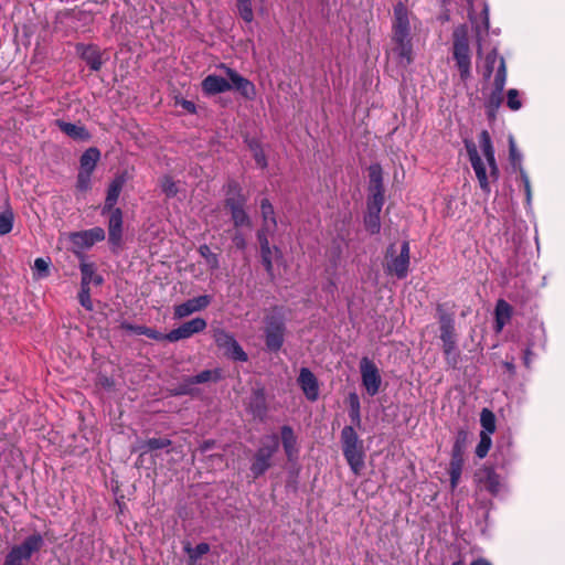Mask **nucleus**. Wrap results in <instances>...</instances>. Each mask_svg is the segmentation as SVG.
<instances>
[{
    "label": "nucleus",
    "mask_w": 565,
    "mask_h": 565,
    "mask_svg": "<svg viewBox=\"0 0 565 565\" xmlns=\"http://www.w3.org/2000/svg\"><path fill=\"white\" fill-rule=\"evenodd\" d=\"M392 42L398 64L404 67L411 65L414 56L409 11L402 1L396 2L393 8Z\"/></svg>",
    "instance_id": "f257e3e1"
},
{
    "label": "nucleus",
    "mask_w": 565,
    "mask_h": 565,
    "mask_svg": "<svg viewBox=\"0 0 565 565\" xmlns=\"http://www.w3.org/2000/svg\"><path fill=\"white\" fill-rule=\"evenodd\" d=\"M436 313L439 324V339L441 341V350L445 356L446 364L456 369L460 358L458 350V333L455 327L454 312L446 308V303H439L436 307Z\"/></svg>",
    "instance_id": "f03ea898"
},
{
    "label": "nucleus",
    "mask_w": 565,
    "mask_h": 565,
    "mask_svg": "<svg viewBox=\"0 0 565 565\" xmlns=\"http://www.w3.org/2000/svg\"><path fill=\"white\" fill-rule=\"evenodd\" d=\"M225 199L224 209L230 213L233 225L236 230L250 227L252 220L246 212L248 198L242 185L235 179H230L223 186Z\"/></svg>",
    "instance_id": "7ed1b4c3"
},
{
    "label": "nucleus",
    "mask_w": 565,
    "mask_h": 565,
    "mask_svg": "<svg viewBox=\"0 0 565 565\" xmlns=\"http://www.w3.org/2000/svg\"><path fill=\"white\" fill-rule=\"evenodd\" d=\"M341 448L344 459L351 471L360 476L365 467L364 443L351 425L342 428L340 435Z\"/></svg>",
    "instance_id": "20e7f679"
},
{
    "label": "nucleus",
    "mask_w": 565,
    "mask_h": 565,
    "mask_svg": "<svg viewBox=\"0 0 565 565\" xmlns=\"http://www.w3.org/2000/svg\"><path fill=\"white\" fill-rule=\"evenodd\" d=\"M452 57L462 81L471 76V53L469 46L468 28L458 25L452 32Z\"/></svg>",
    "instance_id": "39448f33"
},
{
    "label": "nucleus",
    "mask_w": 565,
    "mask_h": 565,
    "mask_svg": "<svg viewBox=\"0 0 565 565\" xmlns=\"http://www.w3.org/2000/svg\"><path fill=\"white\" fill-rule=\"evenodd\" d=\"M264 341L266 351L277 353L285 343L287 333L286 320L284 315L275 308L270 315L264 319Z\"/></svg>",
    "instance_id": "423d86ee"
},
{
    "label": "nucleus",
    "mask_w": 565,
    "mask_h": 565,
    "mask_svg": "<svg viewBox=\"0 0 565 565\" xmlns=\"http://www.w3.org/2000/svg\"><path fill=\"white\" fill-rule=\"evenodd\" d=\"M279 449V438L270 435L263 439L250 458L249 471L254 480L260 478L273 467V458Z\"/></svg>",
    "instance_id": "0eeeda50"
},
{
    "label": "nucleus",
    "mask_w": 565,
    "mask_h": 565,
    "mask_svg": "<svg viewBox=\"0 0 565 565\" xmlns=\"http://www.w3.org/2000/svg\"><path fill=\"white\" fill-rule=\"evenodd\" d=\"M411 248L409 242L404 241L401 250L397 254L395 245L391 244L385 252L384 269L386 274L397 277L398 279L406 278L411 263Z\"/></svg>",
    "instance_id": "6e6552de"
},
{
    "label": "nucleus",
    "mask_w": 565,
    "mask_h": 565,
    "mask_svg": "<svg viewBox=\"0 0 565 565\" xmlns=\"http://www.w3.org/2000/svg\"><path fill=\"white\" fill-rule=\"evenodd\" d=\"M44 545L43 536L35 532L21 544L14 545L4 558L3 565H28L32 555L39 552Z\"/></svg>",
    "instance_id": "1a4fd4ad"
},
{
    "label": "nucleus",
    "mask_w": 565,
    "mask_h": 565,
    "mask_svg": "<svg viewBox=\"0 0 565 565\" xmlns=\"http://www.w3.org/2000/svg\"><path fill=\"white\" fill-rule=\"evenodd\" d=\"M507 66L501 63L499 72L494 75L493 89L488 96L484 107L489 120H495L498 110L503 102V89L507 83Z\"/></svg>",
    "instance_id": "9d476101"
},
{
    "label": "nucleus",
    "mask_w": 565,
    "mask_h": 565,
    "mask_svg": "<svg viewBox=\"0 0 565 565\" xmlns=\"http://www.w3.org/2000/svg\"><path fill=\"white\" fill-rule=\"evenodd\" d=\"M466 441L467 433L465 430H459L451 449V459L449 462L450 486L452 489L457 488L461 477L462 467L465 463L463 455L466 449Z\"/></svg>",
    "instance_id": "9b49d317"
},
{
    "label": "nucleus",
    "mask_w": 565,
    "mask_h": 565,
    "mask_svg": "<svg viewBox=\"0 0 565 565\" xmlns=\"http://www.w3.org/2000/svg\"><path fill=\"white\" fill-rule=\"evenodd\" d=\"M217 348L224 350V354L233 361L247 362L248 355L236 341L234 335L224 329H216L213 334Z\"/></svg>",
    "instance_id": "f8f14e48"
},
{
    "label": "nucleus",
    "mask_w": 565,
    "mask_h": 565,
    "mask_svg": "<svg viewBox=\"0 0 565 565\" xmlns=\"http://www.w3.org/2000/svg\"><path fill=\"white\" fill-rule=\"evenodd\" d=\"M369 198L367 204L383 205L385 189L383 184V170L380 163H372L369 169Z\"/></svg>",
    "instance_id": "ddd939ff"
},
{
    "label": "nucleus",
    "mask_w": 565,
    "mask_h": 565,
    "mask_svg": "<svg viewBox=\"0 0 565 565\" xmlns=\"http://www.w3.org/2000/svg\"><path fill=\"white\" fill-rule=\"evenodd\" d=\"M362 385L370 396H375L381 387L382 377L375 363L369 358H362L360 362Z\"/></svg>",
    "instance_id": "4468645a"
},
{
    "label": "nucleus",
    "mask_w": 565,
    "mask_h": 565,
    "mask_svg": "<svg viewBox=\"0 0 565 565\" xmlns=\"http://www.w3.org/2000/svg\"><path fill=\"white\" fill-rule=\"evenodd\" d=\"M465 147L469 157V161L475 170L476 177L479 181V185L481 190L489 194L491 191L490 183H489V177L487 175L486 167L480 158L477 147L473 141L466 140Z\"/></svg>",
    "instance_id": "2eb2a0df"
},
{
    "label": "nucleus",
    "mask_w": 565,
    "mask_h": 565,
    "mask_svg": "<svg viewBox=\"0 0 565 565\" xmlns=\"http://www.w3.org/2000/svg\"><path fill=\"white\" fill-rule=\"evenodd\" d=\"M207 323L203 318H194L190 321L182 323L180 327L171 330L168 333L169 342H177L182 339L191 338L193 334L200 333L205 330Z\"/></svg>",
    "instance_id": "dca6fc26"
},
{
    "label": "nucleus",
    "mask_w": 565,
    "mask_h": 565,
    "mask_svg": "<svg viewBox=\"0 0 565 565\" xmlns=\"http://www.w3.org/2000/svg\"><path fill=\"white\" fill-rule=\"evenodd\" d=\"M107 214H109L108 243L115 250L120 248L122 244V211L121 209H116L108 211Z\"/></svg>",
    "instance_id": "f3484780"
},
{
    "label": "nucleus",
    "mask_w": 565,
    "mask_h": 565,
    "mask_svg": "<svg viewBox=\"0 0 565 565\" xmlns=\"http://www.w3.org/2000/svg\"><path fill=\"white\" fill-rule=\"evenodd\" d=\"M297 382L308 401L315 402L318 399L319 382L308 367L300 369Z\"/></svg>",
    "instance_id": "a211bd4d"
},
{
    "label": "nucleus",
    "mask_w": 565,
    "mask_h": 565,
    "mask_svg": "<svg viewBox=\"0 0 565 565\" xmlns=\"http://www.w3.org/2000/svg\"><path fill=\"white\" fill-rule=\"evenodd\" d=\"M225 73L230 79L232 89H236L244 98L248 100H253L255 98L256 87L249 79L243 77L231 67H226Z\"/></svg>",
    "instance_id": "6ab92c4d"
},
{
    "label": "nucleus",
    "mask_w": 565,
    "mask_h": 565,
    "mask_svg": "<svg viewBox=\"0 0 565 565\" xmlns=\"http://www.w3.org/2000/svg\"><path fill=\"white\" fill-rule=\"evenodd\" d=\"M211 303V297L207 295L194 297L192 299L186 300L183 303L174 306V318L182 319L185 318L193 312L204 310Z\"/></svg>",
    "instance_id": "aec40b11"
},
{
    "label": "nucleus",
    "mask_w": 565,
    "mask_h": 565,
    "mask_svg": "<svg viewBox=\"0 0 565 565\" xmlns=\"http://www.w3.org/2000/svg\"><path fill=\"white\" fill-rule=\"evenodd\" d=\"M126 181H127V178H126L125 173H119L111 180V182L109 183L108 189H107L106 199H105L102 214H107L108 211H113V210L117 209L115 205L119 199V195L121 193V190H122Z\"/></svg>",
    "instance_id": "412c9836"
},
{
    "label": "nucleus",
    "mask_w": 565,
    "mask_h": 565,
    "mask_svg": "<svg viewBox=\"0 0 565 565\" xmlns=\"http://www.w3.org/2000/svg\"><path fill=\"white\" fill-rule=\"evenodd\" d=\"M76 52L79 57L86 62L89 68L98 72L103 66L102 54L97 45L94 44H77Z\"/></svg>",
    "instance_id": "4be33fe9"
},
{
    "label": "nucleus",
    "mask_w": 565,
    "mask_h": 565,
    "mask_svg": "<svg viewBox=\"0 0 565 565\" xmlns=\"http://www.w3.org/2000/svg\"><path fill=\"white\" fill-rule=\"evenodd\" d=\"M476 477L488 492H490L493 495L499 493L500 477L492 468L484 467L483 469H480L476 473Z\"/></svg>",
    "instance_id": "5701e85b"
},
{
    "label": "nucleus",
    "mask_w": 565,
    "mask_h": 565,
    "mask_svg": "<svg viewBox=\"0 0 565 565\" xmlns=\"http://www.w3.org/2000/svg\"><path fill=\"white\" fill-rule=\"evenodd\" d=\"M55 126L66 136L74 140L87 141L90 139V134L83 125H76L64 121L62 119L55 120Z\"/></svg>",
    "instance_id": "b1692460"
},
{
    "label": "nucleus",
    "mask_w": 565,
    "mask_h": 565,
    "mask_svg": "<svg viewBox=\"0 0 565 565\" xmlns=\"http://www.w3.org/2000/svg\"><path fill=\"white\" fill-rule=\"evenodd\" d=\"M248 409L255 418L264 420L267 416V402L263 388L255 390L250 396Z\"/></svg>",
    "instance_id": "393cba45"
},
{
    "label": "nucleus",
    "mask_w": 565,
    "mask_h": 565,
    "mask_svg": "<svg viewBox=\"0 0 565 565\" xmlns=\"http://www.w3.org/2000/svg\"><path fill=\"white\" fill-rule=\"evenodd\" d=\"M202 89L209 95H215L232 89L230 81L218 75H207L202 81Z\"/></svg>",
    "instance_id": "a878e982"
},
{
    "label": "nucleus",
    "mask_w": 565,
    "mask_h": 565,
    "mask_svg": "<svg viewBox=\"0 0 565 565\" xmlns=\"http://www.w3.org/2000/svg\"><path fill=\"white\" fill-rule=\"evenodd\" d=\"M81 270V284L84 286H100L104 282V278L96 273V265L94 263L82 262L79 264Z\"/></svg>",
    "instance_id": "bb28decb"
},
{
    "label": "nucleus",
    "mask_w": 565,
    "mask_h": 565,
    "mask_svg": "<svg viewBox=\"0 0 565 565\" xmlns=\"http://www.w3.org/2000/svg\"><path fill=\"white\" fill-rule=\"evenodd\" d=\"M501 63H503L507 66L504 57L498 54L497 49H492L484 57L482 77L486 81H489L494 70L495 73L499 72Z\"/></svg>",
    "instance_id": "cd10ccee"
},
{
    "label": "nucleus",
    "mask_w": 565,
    "mask_h": 565,
    "mask_svg": "<svg viewBox=\"0 0 565 565\" xmlns=\"http://www.w3.org/2000/svg\"><path fill=\"white\" fill-rule=\"evenodd\" d=\"M260 249V260L270 280L275 279L274 258L281 257V250L277 246Z\"/></svg>",
    "instance_id": "c85d7f7f"
},
{
    "label": "nucleus",
    "mask_w": 565,
    "mask_h": 565,
    "mask_svg": "<svg viewBox=\"0 0 565 565\" xmlns=\"http://www.w3.org/2000/svg\"><path fill=\"white\" fill-rule=\"evenodd\" d=\"M280 435L285 454L287 458L290 460L298 452L297 438L295 436L294 429L290 426L285 425L280 429Z\"/></svg>",
    "instance_id": "c756f323"
},
{
    "label": "nucleus",
    "mask_w": 565,
    "mask_h": 565,
    "mask_svg": "<svg viewBox=\"0 0 565 565\" xmlns=\"http://www.w3.org/2000/svg\"><path fill=\"white\" fill-rule=\"evenodd\" d=\"M172 445V440L169 438H149L145 441L138 444L137 449L140 451L139 459L151 451L163 449L170 447Z\"/></svg>",
    "instance_id": "7c9ffc66"
},
{
    "label": "nucleus",
    "mask_w": 565,
    "mask_h": 565,
    "mask_svg": "<svg viewBox=\"0 0 565 565\" xmlns=\"http://www.w3.org/2000/svg\"><path fill=\"white\" fill-rule=\"evenodd\" d=\"M100 159V151L96 147L85 150L79 158V170L94 172Z\"/></svg>",
    "instance_id": "2f4dec72"
},
{
    "label": "nucleus",
    "mask_w": 565,
    "mask_h": 565,
    "mask_svg": "<svg viewBox=\"0 0 565 565\" xmlns=\"http://www.w3.org/2000/svg\"><path fill=\"white\" fill-rule=\"evenodd\" d=\"M262 226L277 228V218L273 204L267 198L260 201Z\"/></svg>",
    "instance_id": "473e14b6"
},
{
    "label": "nucleus",
    "mask_w": 565,
    "mask_h": 565,
    "mask_svg": "<svg viewBox=\"0 0 565 565\" xmlns=\"http://www.w3.org/2000/svg\"><path fill=\"white\" fill-rule=\"evenodd\" d=\"M183 550L189 556V565H196L198 561L210 552V545L203 542L199 543L195 547H192L191 543L186 542Z\"/></svg>",
    "instance_id": "72a5a7b5"
},
{
    "label": "nucleus",
    "mask_w": 565,
    "mask_h": 565,
    "mask_svg": "<svg viewBox=\"0 0 565 565\" xmlns=\"http://www.w3.org/2000/svg\"><path fill=\"white\" fill-rule=\"evenodd\" d=\"M168 392L170 396H193L196 394V388L194 387V383H192V377L185 376L177 386L169 388Z\"/></svg>",
    "instance_id": "f704fd0d"
},
{
    "label": "nucleus",
    "mask_w": 565,
    "mask_h": 565,
    "mask_svg": "<svg viewBox=\"0 0 565 565\" xmlns=\"http://www.w3.org/2000/svg\"><path fill=\"white\" fill-rule=\"evenodd\" d=\"M248 148L253 152V158H254L256 164L262 169L267 168V166H268L267 158H266V154L263 150L260 142L257 139H250V140H248Z\"/></svg>",
    "instance_id": "c9c22d12"
},
{
    "label": "nucleus",
    "mask_w": 565,
    "mask_h": 565,
    "mask_svg": "<svg viewBox=\"0 0 565 565\" xmlns=\"http://www.w3.org/2000/svg\"><path fill=\"white\" fill-rule=\"evenodd\" d=\"M191 377H192V383H194V385H196V384L207 383L211 381L217 382L222 379V373H221V370H218V369L204 370V371L200 372L199 374L191 376Z\"/></svg>",
    "instance_id": "e433bc0d"
},
{
    "label": "nucleus",
    "mask_w": 565,
    "mask_h": 565,
    "mask_svg": "<svg viewBox=\"0 0 565 565\" xmlns=\"http://www.w3.org/2000/svg\"><path fill=\"white\" fill-rule=\"evenodd\" d=\"M199 254L205 259V264L210 269H218L220 268V259L218 255L213 253L209 245L203 244L198 249Z\"/></svg>",
    "instance_id": "4c0bfd02"
},
{
    "label": "nucleus",
    "mask_w": 565,
    "mask_h": 565,
    "mask_svg": "<svg viewBox=\"0 0 565 565\" xmlns=\"http://www.w3.org/2000/svg\"><path fill=\"white\" fill-rule=\"evenodd\" d=\"M237 13L245 23H252L254 20V11L252 0H235Z\"/></svg>",
    "instance_id": "58836bf2"
},
{
    "label": "nucleus",
    "mask_w": 565,
    "mask_h": 565,
    "mask_svg": "<svg viewBox=\"0 0 565 565\" xmlns=\"http://www.w3.org/2000/svg\"><path fill=\"white\" fill-rule=\"evenodd\" d=\"M480 424L483 428L481 433L493 434L495 431V415L488 408H483L480 414Z\"/></svg>",
    "instance_id": "ea45409f"
},
{
    "label": "nucleus",
    "mask_w": 565,
    "mask_h": 565,
    "mask_svg": "<svg viewBox=\"0 0 565 565\" xmlns=\"http://www.w3.org/2000/svg\"><path fill=\"white\" fill-rule=\"evenodd\" d=\"M70 241L75 247L79 249H86L93 246L92 241H89V236L86 233V231L71 233Z\"/></svg>",
    "instance_id": "a19ab883"
},
{
    "label": "nucleus",
    "mask_w": 565,
    "mask_h": 565,
    "mask_svg": "<svg viewBox=\"0 0 565 565\" xmlns=\"http://www.w3.org/2000/svg\"><path fill=\"white\" fill-rule=\"evenodd\" d=\"M492 445L490 434L481 433L479 444L476 447V455L479 458H484Z\"/></svg>",
    "instance_id": "79ce46f5"
},
{
    "label": "nucleus",
    "mask_w": 565,
    "mask_h": 565,
    "mask_svg": "<svg viewBox=\"0 0 565 565\" xmlns=\"http://www.w3.org/2000/svg\"><path fill=\"white\" fill-rule=\"evenodd\" d=\"M364 227L372 235L380 233V230H381V217H380V215H374V214L365 213V215H364Z\"/></svg>",
    "instance_id": "37998d69"
},
{
    "label": "nucleus",
    "mask_w": 565,
    "mask_h": 565,
    "mask_svg": "<svg viewBox=\"0 0 565 565\" xmlns=\"http://www.w3.org/2000/svg\"><path fill=\"white\" fill-rule=\"evenodd\" d=\"M479 145L484 157H491L494 154V148L492 146L490 134L487 130H482L479 135Z\"/></svg>",
    "instance_id": "c03bdc74"
},
{
    "label": "nucleus",
    "mask_w": 565,
    "mask_h": 565,
    "mask_svg": "<svg viewBox=\"0 0 565 565\" xmlns=\"http://www.w3.org/2000/svg\"><path fill=\"white\" fill-rule=\"evenodd\" d=\"M479 145L484 157H491L494 154V148L492 146L490 134L487 130H482L479 135Z\"/></svg>",
    "instance_id": "a18cd8bd"
},
{
    "label": "nucleus",
    "mask_w": 565,
    "mask_h": 565,
    "mask_svg": "<svg viewBox=\"0 0 565 565\" xmlns=\"http://www.w3.org/2000/svg\"><path fill=\"white\" fill-rule=\"evenodd\" d=\"M93 172L79 170L76 179V190L79 192H87L90 190V179Z\"/></svg>",
    "instance_id": "49530a36"
},
{
    "label": "nucleus",
    "mask_w": 565,
    "mask_h": 565,
    "mask_svg": "<svg viewBox=\"0 0 565 565\" xmlns=\"http://www.w3.org/2000/svg\"><path fill=\"white\" fill-rule=\"evenodd\" d=\"M13 227V213L4 211L0 214V235H6L12 231Z\"/></svg>",
    "instance_id": "de8ad7c7"
},
{
    "label": "nucleus",
    "mask_w": 565,
    "mask_h": 565,
    "mask_svg": "<svg viewBox=\"0 0 565 565\" xmlns=\"http://www.w3.org/2000/svg\"><path fill=\"white\" fill-rule=\"evenodd\" d=\"M275 231L276 228H270L269 226H260L256 233L259 248L270 247L269 236H271Z\"/></svg>",
    "instance_id": "09e8293b"
},
{
    "label": "nucleus",
    "mask_w": 565,
    "mask_h": 565,
    "mask_svg": "<svg viewBox=\"0 0 565 565\" xmlns=\"http://www.w3.org/2000/svg\"><path fill=\"white\" fill-rule=\"evenodd\" d=\"M494 313L497 317L509 321L512 316V307L503 299H499L495 305Z\"/></svg>",
    "instance_id": "8fccbe9b"
},
{
    "label": "nucleus",
    "mask_w": 565,
    "mask_h": 565,
    "mask_svg": "<svg viewBox=\"0 0 565 565\" xmlns=\"http://www.w3.org/2000/svg\"><path fill=\"white\" fill-rule=\"evenodd\" d=\"M78 301L86 310L92 311L94 309L93 301L90 299V286H84L81 284Z\"/></svg>",
    "instance_id": "3c124183"
},
{
    "label": "nucleus",
    "mask_w": 565,
    "mask_h": 565,
    "mask_svg": "<svg viewBox=\"0 0 565 565\" xmlns=\"http://www.w3.org/2000/svg\"><path fill=\"white\" fill-rule=\"evenodd\" d=\"M161 190L168 198H174L178 194V186L170 175L162 178Z\"/></svg>",
    "instance_id": "603ef678"
},
{
    "label": "nucleus",
    "mask_w": 565,
    "mask_h": 565,
    "mask_svg": "<svg viewBox=\"0 0 565 565\" xmlns=\"http://www.w3.org/2000/svg\"><path fill=\"white\" fill-rule=\"evenodd\" d=\"M507 105L513 111L519 110L522 107V103H521L520 94H519L518 89L511 88L508 90Z\"/></svg>",
    "instance_id": "864d4df0"
},
{
    "label": "nucleus",
    "mask_w": 565,
    "mask_h": 565,
    "mask_svg": "<svg viewBox=\"0 0 565 565\" xmlns=\"http://www.w3.org/2000/svg\"><path fill=\"white\" fill-rule=\"evenodd\" d=\"M509 156L513 167L521 164V153L516 149L513 137L509 138Z\"/></svg>",
    "instance_id": "5fc2aeb1"
},
{
    "label": "nucleus",
    "mask_w": 565,
    "mask_h": 565,
    "mask_svg": "<svg viewBox=\"0 0 565 565\" xmlns=\"http://www.w3.org/2000/svg\"><path fill=\"white\" fill-rule=\"evenodd\" d=\"M86 233L88 234L89 241H92L93 245L105 239V231L99 226L86 230Z\"/></svg>",
    "instance_id": "6e6d98bb"
},
{
    "label": "nucleus",
    "mask_w": 565,
    "mask_h": 565,
    "mask_svg": "<svg viewBox=\"0 0 565 565\" xmlns=\"http://www.w3.org/2000/svg\"><path fill=\"white\" fill-rule=\"evenodd\" d=\"M145 335L156 341H168V333H162L149 327L146 328Z\"/></svg>",
    "instance_id": "4d7b16f0"
},
{
    "label": "nucleus",
    "mask_w": 565,
    "mask_h": 565,
    "mask_svg": "<svg viewBox=\"0 0 565 565\" xmlns=\"http://www.w3.org/2000/svg\"><path fill=\"white\" fill-rule=\"evenodd\" d=\"M520 178L523 182V185H524V190H525V194H526V200L527 202L531 201V196H532V191H531V183H530V179H529V175L527 173L525 172V170L523 168L520 167Z\"/></svg>",
    "instance_id": "13d9d810"
},
{
    "label": "nucleus",
    "mask_w": 565,
    "mask_h": 565,
    "mask_svg": "<svg viewBox=\"0 0 565 565\" xmlns=\"http://www.w3.org/2000/svg\"><path fill=\"white\" fill-rule=\"evenodd\" d=\"M232 242H233L234 246L239 250H244L247 246L246 238L243 235V233L239 231H236L234 233V235L232 237Z\"/></svg>",
    "instance_id": "bf43d9fd"
},
{
    "label": "nucleus",
    "mask_w": 565,
    "mask_h": 565,
    "mask_svg": "<svg viewBox=\"0 0 565 565\" xmlns=\"http://www.w3.org/2000/svg\"><path fill=\"white\" fill-rule=\"evenodd\" d=\"M486 160L489 164V168H490V178H492L493 180H498L499 178V168H498V164H497V161H495V156L492 154L491 157H486Z\"/></svg>",
    "instance_id": "052dcab7"
},
{
    "label": "nucleus",
    "mask_w": 565,
    "mask_h": 565,
    "mask_svg": "<svg viewBox=\"0 0 565 565\" xmlns=\"http://www.w3.org/2000/svg\"><path fill=\"white\" fill-rule=\"evenodd\" d=\"M121 328L124 330H127V331H130L135 334H139V335H145V332H146V326H135V324H131V323H128V322H124L121 324Z\"/></svg>",
    "instance_id": "680f3d73"
},
{
    "label": "nucleus",
    "mask_w": 565,
    "mask_h": 565,
    "mask_svg": "<svg viewBox=\"0 0 565 565\" xmlns=\"http://www.w3.org/2000/svg\"><path fill=\"white\" fill-rule=\"evenodd\" d=\"M349 409H361L360 398L356 393H350L348 396Z\"/></svg>",
    "instance_id": "e2e57ef3"
},
{
    "label": "nucleus",
    "mask_w": 565,
    "mask_h": 565,
    "mask_svg": "<svg viewBox=\"0 0 565 565\" xmlns=\"http://www.w3.org/2000/svg\"><path fill=\"white\" fill-rule=\"evenodd\" d=\"M349 417L354 426H361V409H349Z\"/></svg>",
    "instance_id": "0e129e2a"
},
{
    "label": "nucleus",
    "mask_w": 565,
    "mask_h": 565,
    "mask_svg": "<svg viewBox=\"0 0 565 565\" xmlns=\"http://www.w3.org/2000/svg\"><path fill=\"white\" fill-rule=\"evenodd\" d=\"M180 105L182 106V108L184 110H186L188 113L190 114H195L196 113V106L193 102L191 100H186V99H182L180 102Z\"/></svg>",
    "instance_id": "69168bd1"
},
{
    "label": "nucleus",
    "mask_w": 565,
    "mask_h": 565,
    "mask_svg": "<svg viewBox=\"0 0 565 565\" xmlns=\"http://www.w3.org/2000/svg\"><path fill=\"white\" fill-rule=\"evenodd\" d=\"M532 355H533V352H532L531 348H526L524 350V355H523V364L526 369H531Z\"/></svg>",
    "instance_id": "338daca9"
},
{
    "label": "nucleus",
    "mask_w": 565,
    "mask_h": 565,
    "mask_svg": "<svg viewBox=\"0 0 565 565\" xmlns=\"http://www.w3.org/2000/svg\"><path fill=\"white\" fill-rule=\"evenodd\" d=\"M215 446V440L206 439L200 445L201 452H206Z\"/></svg>",
    "instance_id": "774afa93"
}]
</instances>
